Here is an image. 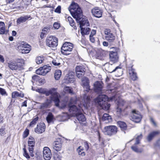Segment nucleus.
I'll list each match as a JSON object with an SVG mask.
<instances>
[{
    "label": "nucleus",
    "mask_w": 160,
    "mask_h": 160,
    "mask_svg": "<svg viewBox=\"0 0 160 160\" xmlns=\"http://www.w3.org/2000/svg\"><path fill=\"white\" fill-rule=\"evenodd\" d=\"M81 28V33L82 36L85 35H88L89 34L90 29L89 28H83L82 26L84 24L83 23L82 21L79 22Z\"/></svg>",
    "instance_id": "412c9836"
},
{
    "label": "nucleus",
    "mask_w": 160,
    "mask_h": 160,
    "mask_svg": "<svg viewBox=\"0 0 160 160\" xmlns=\"http://www.w3.org/2000/svg\"><path fill=\"white\" fill-rule=\"evenodd\" d=\"M14 0H6V2L7 4L10 3L14 1Z\"/></svg>",
    "instance_id": "0e129e2a"
},
{
    "label": "nucleus",
    "mask_w": 160,
    "mask_h": 160,
    "mask_svg": "<svg viewBox=\"0 0 160 160\" xmlns=\"http://www.w3.org/2000/svg\"><path fill=\"white\" fill-rule=\"evenodd\" d=\"M62 147V143L60 141H55L53 142L52 146L53 149L57 151H60Z\"/></svg>",
    "instance_id": "4be33fe9"
},
{
    "label": "nucleus",
    "mask_w": 160,
    "mask_h": 160,
    "mask_svg": "<svg viewBox=\"0 0 160 160\" xmlns=\"http://www.w3.org/2000/svg\"><path fill=\"white\" fill-rule=\"evenodd\" d=\"M104 130V132L105 134L111 136L116 134L118 128L115 126L110 125L105 127Z\"/></svg>",
    "instance_id": "7ed1b4c3"
},
{
    "label": "nucleus",
    "mask_w": 160,
    "mask_h": 160,
    "mask_svg": "<svg viewBox=\"0 0 160 160\" xmlns=\"http://www.w3.org/2000/svg\"><path fill=\"white\" fill-rule=\"evenodd\" d=\"M22 47L23 48H24V47H28V45H29L27 44L26 43L24 42L22 44Z\"/></svg>",
    "instance_id": "e2e57ef3"
},
{
    "label": "nucleus",
    "mask_w": 160,
    "mask_h": 160,
    "mask_svg": "<svg viewBox=\"0 0 160 160\" xmlns=\"http://www.w3.org/2000/svg\"><path fill=\"white\" fill-rule=\"evenodd\" d=\"M96 30L92 29L91 32L90 36H93L96 34Z\"/></svg>",
    "instance_id": "bf43d9fd"
},
{
    "label": "nucleus",
    "mask_w": 160,
    "mask_h": 160,
    "mask_svg": "<svg viewBox=\"0 0 160 160\" xmlns=\"http://www.w3.org/2000/svg\"><path fill=\"white\" fill-rule=\"evenodd\" d=\"M117 103L118 107L117 108V112L118 114H120L122 110L124 109L123 107L125 105V102L124 100L121 99L117 102Z\"/></svg>",
    "instance_id": "aec40b11"
},
{
    "label": "nucleus",
    "mask_w": 160,
    "mask_h": 160,
    "mask_svg": "<svg viewBox=\"0 0 160 160\" xmlns=\"http://www.w3.org/2000/svg\"><path fill=\"white\" fill-rule=\"evenodd\" d=\"M106 39L109 42H113L115 39V36L112 33L105 37Z\"/></svg>",
    "instance_id": "c756f323"
},
{
    "label": "nucleus",
    "mask_w": 160,
    "mask_h": 160,
    "mask_svg": "<svg viewBox=\"0 0 160 160\" xmlns=\"http://www.w3.org/2000/svg\"><path fill=\"white\" fill-rule=\"evenodd\" d=\"M82 86L86 89L85 90L87 92H89L90 90L89 86V80L86 77H84L81 79Z\"/></svg>",
    "instance_id": "4468645a"
},
{
    "label": "nucleus",
    "mask_w": 160,
    "mask_h": 160,
    "mask_svg": "<svg viewBox=\"0 0 160 160\" xmlns=\"http://www.w3.org/2000/svg\"><path fill=\"white\" fill-rule=\"evenodd\" d=\"M0 94L3 96H7L8 94L5 89L0 87Z\"/></svg>",
    "instance_id": "37998d69"
},
{
    "label": "nucleus",
    "mask_w": 160,
    "mask_h": 160,
    "mask_svg": "<svg viewBox=\"0 0 160 160\" xmlns=\"http://www.w3.org/2000/svg\"><path fill=\"white\" fill-rule=\"evenodd\" d=\"M44 94L46 96H48L51 95L52 100L54 102L56 106L59 107L60 100L59 98L58 94L56 92L55 88H53L48 90H47L46 89Z\"/></svg>",
    "instance_id": "f03ea898"
},
{
    "label": "nucleus",
    "mask_w": 160,
    "mask_h": 160,
    "mask_svg": "<svg viewBox=\"0 0 160 160\" xmlns=\"http://www.w3.org/2000/svg\"><path fill=\"white\" fill-rule=\"evenodd\" d=\"M127 66L128 68H131V69L129 70V74L131 78L133 81L136 80L138 77L135 69L132 68V65L131 64L130 66H128V64H127Z\"/></svg>",
    "instance_id": "6ab92c4d"
},
{
    "label": "nucleus",
    "mask_w": 160,
    "mask_h": 160,
    "mask_svg": "<svg viewBox=\"0 0 160 160\" xmlns=\"http://www.w3.org/2000/svg\"><path fill=\"white\" fill-rule=\"evenodd\" d=\"M65 82L67 83L73 82L75 80L74 76L70 74H68L65 77Z\"/></svg>",
    "instance_id": "bb28decb"
},
{
    "label": "nucleus",
    "mask_w": 160,
    "mask_h": 160,
    "mask_svg": "<svg viewBox=\"0 0 160 160\" xmlns=\"http://www.w3.org/2000/svg\"><path fill=\"white\" fill-rule=\"evenodd\" d=\"M28 47H25L24 48L21 50L20 52L22 54H27L31 50V46L28 45Z\"/></svg>",
    "instance_id": "f704fd0d"
},
{
    "label": "nucleus",
    "mask_w": 160,
    "mask_h": 160,
    "mask_svg": "<svg viewBox=\"0 0 160 160\" xmlns=\"http://www.w3.org/2000/svg\"><path fill=\"white\" fill-rule=\"evenodd\" d=\"M61 7L60 6H58L57 8L55 10V12L60 13H61Z\"/></svg>",
    "instance_id": "6e6d98bb"
},
{
    "label": "nucleus",
    "mask_w": 160,
    "mask_h": 160,
    "mask_svg": "<svg viewBox=\"0 0 160 160\" xmlns=\"http://www.w3.org/2000/svg\"><path fill=\"white\" fill-rule=\"evenodd\" d=\"M52 63L55 66H58L60 64L58 60H53L52 61Z\"/></svg>",
    "instance_id": "3c124183"
},
{
    "label": "nucleus",
    "mask_w": 160,
    "mask_h": 160,
    "mask_svg": "<svg viewBox=\"0 0 160 160\" xmlns=\"http://www.w3.org/2000/svg\"><path fill=\"white\" fill-rule=\"evenodd\" d=\"M67 19L68 21L69 22L70 25L72 27H73L75 29H77L76 26H74L75 23L73 19L71 17H68Z\"/></svg>",
    "instance_id": "c9c22d12"
},
{
    "label": "nucleus",
    "mask_w": 160,
    "mask_h": 160,
    "mask_svg": "<svg viewBox=\"0 0 160 160\" xmlns=\"http://www.w3.org/2000/svg\"><path fill=\"white\" fill-rule=\"evenodd\" d=\"M72 102L71 99L69 105V111L70 113V115L72 116L76 117L79 121H85L86 118L82 113L83 110L82 108L84 105L80 104H78L77 107L75 105H72L71 104Z\"/></svg>",
    "instance_id": "f257e3e1"
},
{
    "label": "nucleus",
    "mask_w": 160,
    "mask_h": 160,
    "mask_svg": "<svg viewBox=\"0 0 160 160\" xmlns=\"http://www.w3.org/2000/svg\"><path fill=\"white\" fill-rule=\"evenodd\" d=\"M117 123L122 130H125L126 129L127 125L125 123L121 121H118Z\"/></svg>",
    "instance_id": "72a5a7b5"
},
{
    "label": "nucleus",
    "mask_w": 160,
    "mask_h": 160,
    "mask_svg": "<svg viewBox=\"0 0 160 160\" xmlns=\"http://www.w3.org/2000/svg\"><path fill=\"white\" fill-rule=\"evenodd\" d=\"M53 159L54 160H61V157L58 154L56 153L54 155Z\"/></svg>",
    "instance_id": "49530a36"
},
{
    "label": "nucleus",
    "mask_w": 160,
    "mask_h": 160,
    "mask_svg": "<svg viewBox=\"0 0 160 160\" xmlns=\"http://www.w3.org/2000/svg\"><path fill=\"white\" fill-rule=\"evenodd\" d=\"M29 134V131L28 130H26L24 132L23 134V138H26Z\"/></svg>",
    "instance_id": "864d4df0"
},
{
    "label": "nucleus",
    "mask_w": 160,
    "mask_h": 160,
    "mask_svg": "<svg viewBox=\"0 0 160 160\" xmlns=\"http://www.w3.org/2000/svg\"><path fill=\"white\" fill-rule=\"evenodd\" d=\"M102 119L106 123L111 122L112 121L111 116L107 113H105L103 115Z\"/></svg>",
    "instance_id": "cd10ccee"
},
{
    "label": "nucleus",
    "mask_w": 160,
    "mask_h": 160,
    "mask_svg": "<svg viewBox=\"0 0 160 160\" xmlns=\"http://www.w3.org/2000/svg\"><path fill=\"white\" fill-rule=\"evenodd\" d=\"M118 71V72H120V73L118 75L120 76L121 74H122V70L121 69V68H120L119 66H117L116 67V68L113 70L112 71L110 72L112 73V72H115L116 71Z\"/></svg>",
    "instance_id": "c03bdc74"
},
{
    "label": "nucleus",
    "mask_w": 160,
    "mask_h": 160,
    "mask_svg": "<svg viewBox=\"0 0 160 160\" xmlns=\"http://www.w3.org/2000/svg\"><path fill=\"white\" fill-rule=\"evenodd\" d=\"M62 72L60 70H58L55 71L54 74V78L55 79L58 80L61 77Z\"/></svg>",
    "instance_id": "4c0bfd02"
},
{
    "label": "nucleus",
    "mask_w": 160,
    "mask_h": 160,
    "mask_svg": "<svg viewBox=\"0 0 160 160\" xmlns=\"http://www.w3.org/2000/svg\"><path fill=\"white\" fill-rule=\"evenodd\" d=\"M3 117L0 115V123H3Z\"/></svg>",
    "instance_id": "338daca9"
},
{
    "label": "nucleus",
    "mask_w": 160,
    "mask_h": 160,
    "mask_svg": "<svg viewBox=\"0 0 160 160\" xmlns=\"http://www.w3.org/2000/svg\"><path fill=\"white\" fill-rule=\"evenodd\" d=\"M108 100L107 96L105 95H99L96 100V102L100 105L103 104V102L108 101Z\"/></svg>",
    "instance_id": "2eb2a0df"
},
{
    "label": "nucleus",
    "mask_w": 160,
    "mask_h": 160,
    "mask_svg": "<svg viewBox=\"0 0 160 160\" xmlns=\"http://www.w3.org/2000/svg\"><path fill=\"white\" fill-rule=\"evenodd\" d=\"M23 150L24 151V153H23V155L24 156H25L26 158H27V159H29L30 158V157L28 154V153L27 152L26 149L25 148H24L23 149Z\"/></svg>",
    "instance_id": "de8ad7c7"
},
{
    "label": "nucleus",
    "mask_w": 160,
    "mask_h": 160,
    "mask_svg": "<svg viewBox=\"0 0 160 160\" xmlns=\"http://www.w3.org/2000/svg\"><path fill=\"white\" fill-rule=\"evenodd\" d=\"M43 59L42 57H38L36 59V62L37 64H40L42 62Z\"/></svg>",
    "instance_id": "79ce46f5"
},
{
    "label": "nucleus",
    "mask_w": 160,
    "mask_h": 160,
    "mask_svg": "<svg viewBox=\"0 0 160 160\" xmlns=\"http://www.w3.org/2000/svg\"><path fill=\"white\" fill-rule=\"evenodd\" d=\"M46 119L47 122L49 123L53 122L54 118L52 113L49 112L48 113Z\"/></svg>",
    "instance_id": "c85d7f7f"
},
{
    "label": "nucleus",
    "mask_w": 160,
    "mask_h": 160,
    "mask_svg": "<svg viewBox=\"0 0 160 160\" xmlns=\"http://www.w3.org/2000/svg\"><path fill=\"white\" fill-rule=\"evenodd\" d=\"M0 61L2 62H4L5 60L3 56L0 55Z\"/></svg>",
    "instance_id": "052dcab7"
},
{
    "label": "nucleus",
    "mask_w": 160,
    "mask_h": 160,
    "mask_svg": "<svg viewBox=\"0 0 160 160\" xmlns=\"http://www.w3.org/2000/svg\"><path fill=\"white\" fill-rule=\"evenodd\" d=\"M83 148L81 146H79L77 149V151L78 152V154L82 156L85 155V153L84 152H81L83 151Z\"/></svg>",
    "instance_id": "ea45409f"
},
{
    "label": "nucleus",
    "mask_w": 160,
    "mask_h": 160,
    "mask_svg": "<svg viewBox=\"0 0 160 160\" xmlns=\"http://www.w3.org/2000/svg\"><path fill=\"white\" fill-rule=\"evenodd\" d=\"M12 98H15L18 97H23V94L21 92L15 91L12 92Z\"/></svg>",
    "instance_id": "2f4dec72"
},
{
    "label": "nucleus",
    "mask_w": 160,
    "mask_h": 160,
    "mask_svg": "<svg viewBox=\"0 0 160 160\" xmlns=\"http://www.w3.org/2000/svg\"><path fill=\"white\" fill-rule=\"evenodd\" d=\"M102 44H103V45L104 46H105V47H107L108 45V42H107L106 41L103 42V43H102Z\"/></svg>",
    "instance_id": "680f3d73"
},
{
    "label": "nucleus",
    "mask_w": 160,
    "mask_h": 160,
    "mask_svg": "<svg viewBox=\"0 0 160 160\" xmlns=\"http://www.w3.org/2000/svg\"><path fill=\"white\" fill-rule=\"evenodd\" d=\"M8 31L5 29V25L4 22H0V34H6Z\"/></svg>",
    "instance_id": "a878e982"
},
{
    "label": "nucleus",
    "mask_w": 160,
    "mask_h": 160,
    "mask_svg": "<svg viewBox=\"0 0 160 160\" xmlns=\"http://www.w3.org/2000/svg\"><path fill=\"white\" fill-rule=\"evenodd\" d=\"M159 132L158 131L153 132L150 133L147 137V139L149 141H150L156 135L158 134Z\"/></svg>",
    "instance_id": "7c9ffc66"
},
{
    "label": "nucleus",
    "mask_w": 160,
    "mask_h": 160,
    "mask_svg": "<svg viewBox=\"0 0 160 160\" xmlns=\"http://www.w3.org/2000/svg\"><path fill=\"white\" fill-rule=\"evenodd\" d=\"M94 91L97 92H101L103 88V83L101 81H97L93 84Z\"/></svg>",
    "instance_id": "dca6fc26"
},
{
    "label": "nucleus",
    "mask_w": 160,
    "mask_h": 160,
    "mask_svg": "<svg viewBox=\"0 0 160 160\" xmlns=\"http://www.w3.org/2000/svg\"><path fill=\"white\" fill-rule=\"evenodd\" d=\"M83 144L85 149L87 151L89 148V144L87 141H85L83 142Z\"/></svg>",
    "instance_id": "8fccbe9b"
},
{
    "label": "nucleus",
    "mask_w": 160,
    "mask_h": 160,
    "mask_svg": "<svg viewBox=\"0 0 160 160\" xmlns=\"http://www.w3.org/2000/svg\"><path fill=\"white\" fill-rule=\"evenodd\" d=\"M142 134L138 136L136 138L135 142L131 147L132 149L135 152L140 153L142 152L143 151L142 149L138 148L137 146V145L140 143V141L142 138Z\"/></svg>",
    "instance_id": "1a4fd4ad"
},
{
    "label": "nucleus",
    "mask_w": 160,
    "mask_h": 160,
    "mask_svg": "<svg viewBox=\"0 0 160 160\" xmlns=\"http://www.w3.org/2000/svg\"><path fill=\"white\" fill-rule=\"evenodd\" d=\"M51 67L50 66H44L40 68L36 71V73L38 75L44 76L49 72L51 70Z\"/></svg>",
    "instance_id": "9d476101"
},
{
    "label": "nucleus",
    "mask_w": 160,
    "mask_h": 160,
    "mask_svg": "<svg viewBox=\"0 0 160 160\" xmlns=\"http://www.w3.org/2000/svg\"><path fill=\"white\" fill-rule=\"evenodd\" d=\"M73 48L72 44L69 42L64 43L61 48V52L64 55H68L70 54Z\"/></svg>",
    "instance_id": "39448f33"
},
{
    "label": "nucleus",
    "mask_w": 160,
    "mask_h": 160,
    "mask_svg": "<svg viewBox=\"0 0 160 160\" xmlns=\"http://www.w3.org/2000/svg\"><path fill=\"white\" fill-rule=\"evenodd\" d=\"M150 121L154 125H156V123L155 122V121H154V120L153 119V118H150Z\"/></svg>",
    "instance_id": "69168bd1"
},
{
    "label": "nucleus",
    "mask_w": 160,
    "mask_h": 160,
    "mask_svg": "<svg viewBox=\"0 0 160 160\" xmlns=\"http://www.w3.org/2000/svg\"><path fill=\"white\" fill-rule=\"evenodd\" d=\"M50 104V102H48V100L47 101L41 104L39 106V108L43 110L48 108Z\"/></svg>",
    "instance_id": "473e14b6"
},
{
    "label": "nucleus",
    "mask_w": 160,
    "mask_h": 160,
    "mask_svg": "<svg viewBox=\"0 0 160 160\" xmlns=\"http://www.w3.org/2000/svg\"><path fill=\"white\" fill-rule=\"evenodd\" d=\"M5 130V128L4 126H2L0 128V135L3 136L6 134Z\"/></svg>",
    "instance_id": "a18cd8bd"
},
{
    "label": "nucleus",
    "mask_w": 160,
    "mask_h": 160,
    "mask_svg": "<svg viewBox=\"0 0 160 160\" xmlns=\"http://www.w3.org/2000/svg\"><path fill=\"white\" fill-rule=\"evenodd\" d=\"M93 36H89L90 40L91 42H92V43L94 42L95 41L94 38L93 37Z\"/></svg>",
    "instance_id": "13d9d810"
},
{
    "label": "nucleus",
    "mask_w": 160,
    "mask_h": 160,
    "mask_svg": "<svg viewBox=\"0 0 160 160\" xmlns=\"http://www.w3.org/2000/svg\"><path fill=\"white\" fill-rule=\"evenodd\" d=\"M92 13L94 17L100 18L102 16V11L98 8L95 7L92 9Z\"/></svg>",
    "instance_id": "f3484780"
},
{
    "label": "nucleus",
    "mask_w": 160,
    "mask_h": 160,
    "mask_svg": "<svg viewBox=\"0 0 160 160\" xmlns=\"http://www.w3.org/2000/svg\"><path fill=\"white\" fill-rule=\"evenodd\" d=\"M100 106L102 107L103 109L106 110H108L109 109L110 105L109 103H107L106 101L103 102V104Z\"/></svg>",
    "instance_id": "e433bc0d"
},
{
    "label": "nucleus",
    "mask_w": 160,
    "mask_h": 160,
    "mask_svg": "<svg viewBox=\"0 0 160 160\" xmlns=\"http://www.w3.org/2000/svg\"><path fill=\"white\" fill-rule=\"evenodd\" d=\"M27 102L26 101H24L23 102V103H22V106L27 107Z\"/></svg>",
    "instance_id": "774afa93"
},
{
    "label": "nucleus",
    "mask_w": 160,
    "mask_h": 160,
    "mask_svg": "<svg viewBox=\"0 0 160 160\" xmlns=\"http://www.w3.org/2000/svg\"><path fill=\"white\" fill-rule=\"evenodd\" d=\"M30 18H31L30 19H31V16L29 15L21 16L17 19V24H19L21 23H24Z\"/></svg>",
    "instance_id": "5701e85b"
},
{
    "label": "nucleus",
    "mask_w": 160,
    "mask_h": 160,
    "mask_svg": "<svg viewBox=\"0 0 160 160\" xmlns=\"http://www.w3.org/2000/svg\"><path fill=\"white\" fill-rule=\"evenodd\" d=\"M110 63L112 65L118 61V57L117 52H110L109 54Z\"/></svg>",
    "instance_id": "f8f14e48"
},
{
    "label": "nucleus",
    "mask_w": 160,
    "mask_h": 160,
    "mask_svg": "<svg viewBox=\"0 0 160 160\" xmlns=\"http://www.w3.org/2000/svg\"><path fill=\"white\" fill-rule=\"evenodd\" d=\"M45 88H40L37 89L36 90L37 92H39L42 94H44L45 91L46 90Z\"/></svg>",
    "instance_id": "09e8293b"
},
{
    "label": "nucleus",
    "mask_w": 160,
    "mask_h": 160,
    "mask_svg": "<svg viewBox=\"0 0 160 160\" xmlns=\"http://www.w3.org/2000/svg\"><path fill=\"white\" fill-rule=\"evenodd\" d=\"M38 119V117H37L36 118H34L32 121L30 122L29 126L30 127H33L35 125Z\"/></svg>",
    "instance_id": "a19ab883"
},
{
    "label": "nucleus",
    "mask_w": 160,
    "mask_h": 160,
    "mask_svg": "<svg viewBox=\"0 0 160 160\" xmlns=\"http://www.w3.org/2000/svg\"><path fill=\"white\" fill-rule=\"evenodd\" d=\"M71 89V88L70 87H64L63 89V91L65 93H69L72 94L73 93V92Z\"/></svg>",
    "instance_id": "58836bf2"
},
{
    "label": "nucleus",
    "mask_w": 160,
    "mask_h": 160,
    "mask_svg": "<svg viewBox=\"0 0 160 160\" xmlns=\"http://www.w3.org/2000/svg\"><path fill=\"white\" fill-rule=\"evenodd\" d=\"M45 125L43 123L38 124L37 127L35 128V132L38 134L42 133L45 131Z\"/></svg>",
    "instance_id": "a211bd4d"
},
{
    "label": "nucleus",
    "mask_w": 160,
    "mask_h": 160,
    "mask_svg": "<svg viewBox=\"0 0 160 160\" xmlns=\"http://www.w3.org/2000/svg\"><path fill=\"white\" fill-rule=\"evenodd\" d=\"M50 31V28L49 27L44 28L42 30V32H45V34H47Z\"/></svg>",
    "instance_id": "603ef678"
},
{
    "label": "nucleus",
    "mask_w": 160,
    "mask_h": 160,
    "mask_svg": "<svg viewBox=\"0 0 160 160\" xmlns=\"http://www.w3.org/2000/svg\"><path fill=\"white\" fill-rule=\"evenodd\" d=\"M58 39L54 36H50L47 38L46 44L50 47L54 48L58 45Z\"/></svg>",
    "instance_id": "423d86ee"
},
{
    "label": "nucleus",
    "mask_w": 160,
    "mask_h": 160,
    "mask_svg": "<svg viewBox=\"0 0 160 160\" xmlns=\"http://www.w3.org/2000/svg\"><path fill=\"white\" fill-rule=\"evenodd\" d=\"M142 118V116L139 112L135 110L132 111L130 118L132 121L138 123L140 121Z\"/></svg>",
    "instance_id": "0eeeda50"
},
{
    "label": "nucleus",
    "mask_w": 160,
    "mask_h": 160,
    "mask_svg": "<svg viewBox=\"0 0 160 160\" xmlns=\"http://www.w3.org/2000/svg\"><path fill=\"white\" fill-rule=\"evenodd\" d=\"M53 27L55 29H58L60 27V24L58 22H55L53 24Z\"/></svg>",
    "instance_id": "4d7b16f0"
},
{
    "label": "nucleus",
    "mask_w": 160,
    "mask_h": 160,
    "mask_svg": "<svg viewBox=\"0 0 160 160\" xmlns=\"http://www.w3.org/2000/svg\"><path fill=\"white\" fill-rule=\"evenodd\" d=\"M43 155L45 160H49L52 156V153L50 149L48 147H45L43 148Z\"/></svg>",
    "instance_id": "9b49d317"
},
{
    "label": "nucleus",
    "mask_w": 160,
    "mask_h": 160,
    "mask_svg": "<svg viewBox=\"0 0 160 160\" xmlns=\"http://www.w3.org/2000/svg\"><path fill=\"white\" fill-rule=\"evenodd\" d=\"M8 64L9 68L12 70H17L19 68L17 63L15 61H10Z\"/></svg>",
    "instance_id": "b1692460"
},
{
    "label": "nucleus",
    "mask_w": 160,
    "mask_h": 160,
    "mask_svg": "<svg viewBox=\"0 0 160 160\" xmlns=\"http://www.w3.org/2000/svg\"><path fill=\"white\" fill-rule=\"evenodd\" d=\"M104 34L106 36L109 35V34H110L111 33V31L109 29H105L104 32Z\"/></svg>",
    "instance_id": "5fc2aeb1"
},
{
    "label": "nucleus",
    "mask_w": 160,
    "mask_h": 160,
    "mask_svg": "<svg viewBox=\"0 0 160 160\" xmlns=\"http://www.w3.org/2000/svg\"><path fill=\"white\" fill-rule=\"evenodd\" d=\"M72 16L75 18L78 22H80L83 20L84 18H83V16L82 13V11L81 8L77 9L75 10V12H70Z\"/></svg>",
    "instance_id": "20e7f679"
},
{
    "label": "nucleus",
    "mask_w": 160,
    "mask_h": 160,
    "mask_svg": "<svg viewBox=\"0 0 160 160\" xmlns=\"http://www.w3.org/2000/svg\"><path fill=\"white\" fill-rule=\"evenodd\" d=\"M28 144L30 155L31 156L33 157L34 156L33 154V151L34 150L33 147H34L35 144V141L34 138L32 136H30L29 138Z\"/></svg>",
    "instance_id": "6e6552de"
},
{
    "label": "nucleus",
    "mask_w": 160,
    "mask_h": 160,
    "mask_svg": "<svg viewBox=\"0 0 160 160\" xmlns=\"http://www.w3.org/2000/svg\"><path fill=\"white\" fill-rule=\"evenodd\" d=\"M76 72L77 77L80 78L84 75L85 72V69L83 66H77L76 67Z\"/></svg>",
    "instance_id": "ddd939ff"
},
{
    "label": "nucleus",
    "mask_w": 160,
    "mask_h": 160,
    "mask_svg": "<svg viewBox=\"0 0 160 160\" xmlns=\"http://www.w3.org/2000/svg\"><path fill=\"white\" fill-rule=\"evenodd\" d=\"M79 8L80 7L77 3L72 2L69 7V9L70 12H75V10H76L77 9Z\"/></svg>",
    "instance_id": "393cba45"
}]
</instances>
